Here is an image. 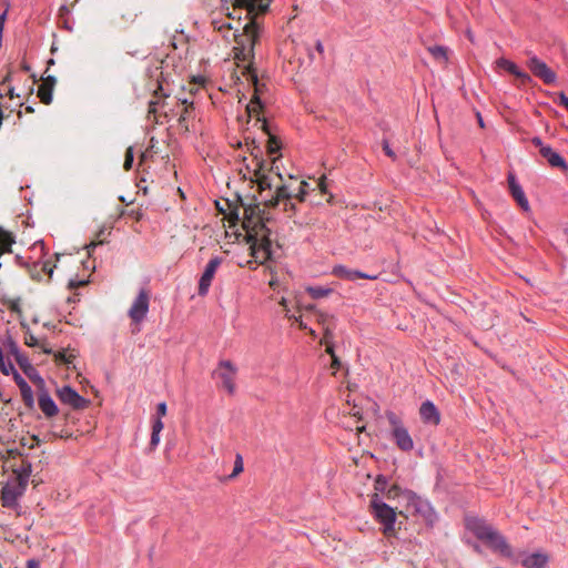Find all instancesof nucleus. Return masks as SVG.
<instances>
[{
  "label": "nucleus",
  "instance_id": "nucleus-1",
  "mask_svg": "<svg viewBox=\"0 0 568 568\" xmlns=\"http://www.w3.org/2000/svg\"><path fill=\"white\" fill-rule=\"evenodd\" d=\"M235 3L246 9L250 20L243 27V32L234 34L235 59L247 61L254 58V47L260 39L261 26L256 20L257 16H264L268 11L271 0H235Z\"/></svg>",
  "mask_w": 568,
  "mask_h": 568
},
{
  "label": "nucleus",
  "instance_id": "nucleus-2",
  "mask_svg": "<svg viewBox=\"0 0 568 568\" xmlns=\"http://www.w3.org/2000/svg\"><path fill=\"white\" fill-rule=\"evenodd\" d=\"M163 61H154L152 65H149L144 78V89L152 94V99L149 101L148 108V121L160 123V118L165 115L164 104L165 99L171 94V88L168 77L164 75L162 70Z\"/></svg>",
  "mask_w": 568,
  "mask_h": 568
},
{
  "label": "nucleus",
  "instance_id": "nucleus-3",
  "mask_svg": "<svg viewBox=\"0 0 568 568\" xmlns=\"http://www.w3.org/2000/svg\"><path fill=\"white\" fill-rule=\"evenodd\" d=\"M465 527L478 540L483 541L493 552L506 558H513L514 551L504 535L496 530L485 519L479 517H467Z\"/></svg>",
  "mask_w": 568,
  "mask_h": 568
},
{
  "label": "nucleus",
  "instance_id": "nucleus-4",
  "mask_svg": "<svg viewBox=\"0 0 568 568\" xmlns=\"http://www.w3.org/2000/svg\"><path fill=\"white\" fill-rule=\"evenodd\" d=\"M270 219L265 216H260L258 221L255 222L254 227H252L251 232L247 233V243L251 244V256L257 258V252H263V261L261 264H264L266 261L272 258V241H271V230L267 227L266 222Z\"/></svg>",
  "mask_w": 568,
  "mask_h": 568
},
{
  "label": "nucleus",
  "instance_id": "nucleus-5",
  "mask_svg": "<svg viewBox=\"0 0 568 568\" xmlns=\"http://www.w3.org/2000/svg\"><path fill=\"white\" fill-rule=\"evenodd\" d=\"M368 508L375 521L382 526L381 530L384 536L395 537L397 519L395 508L387 505L378 494L371 495Z\"/></svg>",
  "mask_w": 568,
  "mask_h": 568
},
{
  "label": "nucleus",
  "instance_id": "nucleus-6",
  "mask_svg": "<svg viewBox=\"0 0 568 568\" xmlns=\"http://www.w3.org/2000/svg\"><path fill=\"white\" fill-rule=\"evenodd\" d=\"M386 418L392 427L390 436L397 448L408 453L414 448V442L398 415L392 410L386 412Z\"/></svg>",
  "mask_w": 568,
  "mask_h": 568
},
{
  "label": "nucleus",
  "instance_id": "nucleus-7",
  "mask_svg": "<svg viewBox=\"0 0 568 568\" xmlns=\"http://www.w3.org/2000/svg\"><path fill=\"white\" fill-rule=\"evenodd\" d=\"M236 366L230 359H222L217 367L212 372V378L219 379V387L225 389L229 395H234L236 390L235 377Z\"/></svg>",
  "mask_w": 568,
  "mask_h": 568
},
{
  "label": "nucleus",
  "instance_id": "nucleus-8",
  "mask_svg": "<svg viewBox=\"0 0 568 568\" xmlns=\"http://www.w3.org/2000/svg\"><path fill=\"white\" fill-rule=\"evenodd\" d=\"M247 80L254 85V93L252 99L246 106V112L251 116L252 114H260L264 109V103L261 100L262 94L266 91V84L260 83L257 73L254 69L248 68L245 72Z\"/></svg>",
  "mask_w": 568,
  "mask_h": 568
},
{
  "label": "nucleus",
  "instance_id": "nucleus-9",
  "mask_svg": "<svg viewBox=\"0 0 568 568\" xmlns=\"http://www.w3.org/2000/svg\"><path fill=\"white\" fill-rule=\"evenodd\" d=\"M27 485L19 479L11 478L1 489L2 506L12 508L17 505L18 499L23 495Z\"/></svg>",
  "mask_w": 568,
  "mask_h": 568
},
{
  "label": "nucleus",
  "instance_id": "nucleus-10",
  "mask_svg": "<svg viewBox=\"0 0 568 568\" xmlns=\"http://www.w3.org/2000/svg\"><path fill=\"white\" fill-rule=\"evenodd\" d=\"M293 194L290 192L288 186L283 184L276 187L275 193L264 201V205L268 209H274L281 203L284 204V211L296 213V205L292 202Z\"/></svg>",
  "mask_w": 568,
  "mask_h": 568
},
{
  "label": "nucleus",
  "instance_id": "nucleus-11",
  "mask_svg": "<svg viewBox=\"0 0 568 568\" xmlns=\"http://www.w3.org/2000/svg\"><path fill=\"white\" fill-rule=\"evenodd\" d=\"M222 262H223L222 256H213L206 264V266L200 277V281H199L197 294L200 296L207 295V293L210 291V286L212 284V281L215 276V273H216L217 268L220 267V265L222 264Z\"/></svg>",
  "mask_w": 568,
  "mask_h": 568
},
{
  "label": "nucleus",
  "instance_id": "nucleus-12",
  "mask_svg": "<svg viewBox=\"0 0 568 568\" xmlns=\"http://www.w3.org/2000/svg\"><path fill=\"white\" fill-rule=\"evenodd\" d=\"M527 67L531 71V73L542 80L545 84H552L556 82L557 75L556 73L540 59L537 57H531L527 61Z\"/></svg>",
  "mask_w": 568,
  "mask_h": 568
},
{
  "label": "nucleus",
  "instance_id": "nucleus-13",
  "mask_svg": "<svg viewBox=\"0 0 568 568\" xmlns=\"http://www.w3.org/2000/svg\"><path fill=\"white\" fill-rule=\"evenodd\" d=\"M57 396L61 403L71 406L73 409H84L90 402L79 395L72 387L63 386L57 390Z\"/></svg>",
  "mask_w": 568,
  "mask_h": 568
},
{
  "label": "nucleus",
  "instance_id": "nucleus-14",
  "mask_svg": "<svg viewBox=\"0 0 568 568\" xmlns=\"http://www.w3.org/2000/svg\"><path fill=\"white\" fill-rule=\"evenodd\" d=\"M402 495L407 499L408 504L414 506L416 511H418V513L422 511V506H420L422 501H420L419 497L414 491H412L409 489H402L398 485H392L384 493L385 498L388 500L395 499Z\"/></svg>",
  "mask_w": 568,
  "mask_h": 568
},
{
  "label": "nucleus",
  "instance_id": "nucleus-15",
  "mask_svg": "<svg viewBox=\"0 0 568 568\" xmlns=\"http://www.w3.org/2000/svg\"><path fill=\"white\" fill-rule=\"evenodd\" d=\"M507 182L509 192L513 196V199L517 202V204L520 206V209L525 212L529 211V202L525 195V192L521 187V185L518 183L517 178L514 172H509L507 175Z\"/></svg>",
  "mask_w": 568,
  "mask_h": 568
},
{
  "label": "nucleus",
  "instance_id": "nucleus-16",
  "mask_svg": "<svg viewBox=\"0 0 568 568\" xmlns=\"http://www.w3.org/2000/svg\"><path fill=\"white\" fill-rule=\"evenodd\" d=\"M9 454L12 456L13 459L19 457V463L14 462L12 467V477L16 479H19V481L28 485L29 477L31 475V464L27 462L26 459L21 458V454L10 450Z\"/></svg>",
  "mask_w": 568,
  "mask_h": 568
},
{
  "label": "nucleus",
  "instance_id": "nucleus-17",
  "mask_svg": "<svg viewBox=\"0 0 568 568\" xmlns=\"http://www.w3.org/2000/svg\"><path fill=\"white\" fill-rule=\"evenodd\" d=\"M332 274L341 280L354 282L358 278L364 280H376L377 275H371L358 270H352L345 265H335L332 270Z\"/></svg>",
  "mask_w": 568,
  "mask_h": 568
},
{
  "label": "nucleus",
  "instance_id": "nucleus-18",
  "mask_svg": "<svg viewBox=\"0 0 568 568\" xmlns=\"http://www.w3.org/2000/svg\"><path fill=\"white\" fill-rule=\"evenodd\" d=\"M419 416L424 424L437 426L440 423V413L432 400H425L419 407Z\"/></svg>",
  "mask_w": 568,
  "mask_h": 568
},
{
  "label": "nucleus",
  "instance_id": "nucleus-19",
  "mask_svg": "<svg viewBox=\"0 0 568 568\" xmlns=\"http://www.w3.org/2000/svg\"><path fill=\"white\" fill-rule=\"evenodd\" d=\"M4 348L7 349V353L10 355V357H14L16 362L19 364L21 369L31 377L30 372H33L34 368L30 364L28 357L20 352L18 345L14 342L10 341L7 344H4Z\"/></svg>",
  "mask_w": 568,
  "mask_h": 568
},
{
  "label": "nucleus",
  "instance_id": "nucleus-20",
  "mask_svg": "<svg viewBox=\"0 0 568 568\" xmlns=\"http://www.w3.org/2000/svg\"><path fill=\"white\" fill-rule=\"evenodd\" d=\"M257 121L262 122L261 129L268 136L267 145H266L267 154L274 155V154L280 153V151L282 149V142H281L280 138L272 133L271 126L264 118L263 119L257 118Z\"/></svg>",
  "mask_w": 568,
  "mask_h": 568
},
{
  "label": "nucleus",
  "instance_id": "nucleus-21",
  "mask_svg": "<svg viewBox=\"0 0 568 568\" xmlns=\"http://www.w3.org/2000/svg\"><path fill=\"white\" fill-rule=\"evenodd\" d=\"M264 215L265 211L261 210L258 204L248 205L244 207L242 226L246 231V233H250L252 227H254L255 222L258 221V217Z\"/></svg>",
  "mask_w": 568,
  "mask_h": 568
},
{
  "label": "nucleus",
  "instance_id": "nucleus-22",
  "mask_svg": "<svg viewBox=\"0 0 568 568\" xmlns=\"http://www.w3.org/2000/svg\"><path fill=\"white\" fill-rule=\"evenodd\" d=\"M129 316L131 318L132 334L139 333L140 322L142 320V290L138 293L134 303L129 311Z\"/></svg>",
  "mask_w": 568,
  "mask_h": 568
},
{
  "label": "nucleus",
  "instance_id": "nucleus-23",
  "mask_svg": "<svg viewBox=\"0 0 568 568\" xmlns=\"http://www.w3.org/2000/svg\"><path fill=\"white\" fill-rule=\"evenodd\" d=\"M540 155L547 160L550 166L558 168L562 172H568V162L550 146L542 148L540 150Z\"/></svg>",
  "mask_w": 568,
  "mask_h": 568
},
{
  "label": "nucleus",
  "instance_id": "nucleus-24",
  "mask_svg": "<svg viewBox=\"0 0 568 568\" xmlns=\"http://www.w3.org/2000/svg\"><path fill=\"white\" fill-rule=\"evenodd\" d=\"M549 556L540 551L532 552L521 560L525 568H547Z\"/></svg>",
  "mask_w": 568,
  "mask_h": 568
},
{
  "label": "nucleus",
  "instance_id": "nucleus-25",
  "mask_svg": "<svg viewBox=\"0 0 568 568\" xmlns=\"http://www.w3.org/2000/svg\"><path fill=\"white\" fill-rule=\"evenodd\" d=\"M38 404L41 412L45 415V417L51 418L55 416L59 412L58 406L54 400L47 392H41L38 397Z\"/></svg>",
  "mask_w": 568,
  "mask_h": 568
},
{
  "label": "nucleus",
  "instance_id": "nucleus-26",
  "mask_svg": "<svg viewBox=\"0 0 568 568\" xmlns=\"http://www.w3.org/2000/svg\"><path fill=\"white\" fill-rule=\"evenodd\" d=\"M245 144L255 162V166H257V172L262 171L265 168V160L261 146L256 143L255 139H251L250 136L245 138Z\"/></svg>",
  "mask_w": 568,
  "mask_h": 568
},
{
  "label": "nucleus",
  "instance_id": "nucleus-27",
  "mask_svg": "<svg viewBox=\"0 0 568 568\" xmlns=\"http://www.w3.org/2000/svg\"><path fill=\"white\" fill-rule=\"evenodd\" d=\"M55 84V78L52 75L43 79V82L39 85L38 97L44 104H50L52 101V90Z\"/></svg>",
  "mask_w": 568,
  "mask_h": 568
},
{
  "label": "nucleus",
  "instance_id": "nucleus-28",
  "mask_svg": "<svg viewBox=\"0 0 568 568\" xmlns=\"http://www.w3.org/2000/svg\"><path fill=\"white\" fill-rule=\"evenodd\" d=\"M181 101V103L184 105L181 114H180V118H179V124L181 126H184L185 130H189V121L193 120L194 116H195V113H194V110H195V106H194V102L193 101H189L187 99H179Z\"/></svg>",
  "mask_w": 568,
  "mask_h": 568
},
{
  "label": "nucleus",
  "instance_id": "nucleus-29",
  "mask_svg": "<svg viewBox=\"0 0 568 568\" xmlns=\"http://www.w3.org/2000/svg\"><path fill=\"white\" fill-rule=\"evenodd\" d=\"M164 425L162 423V418L151 416V438H150V449H154L160 443V433L162 432Z\"/></svg>",
  "mask_w": 568,
  "mask_h": 568
},
{
  "label": "nucleus",
  "instance_id": "nucleus-30",
  "mask_svg": "<svg viewBox=\"0 0 568 568\" xmlns=\"http://www.w3.org/2000/svg\"><path fill=\"white\" fill-rule=\"evenodd\" d=\"M254 175L256 176V183L260 193L272 190V181L271 178L265 173V168L257 172V166H255Z\"/></svg>",
  "mask_w": 568,
  "mask_h": 568
},
{
  "label": "nucleus",
  "instance_id": "nucleus-31",
  "mask_svg": "<svg viewBox=\"0 0 568 568\" xmlns=\"http://www.w3.org/2000/svg\"><path fill=\"white\" fill-rule=\"evenodd\" d=\"M0 371L4 375H9L14 372V366L11 362L10 355L7 353L4 348V344L0 345Z\"/></svg>",
  "mask_w": 568,
  "mask_h": 568
},
{
  "label": "nucleus",
  "instance_id": "nucleus-32",
  "mask_svg": "<svg viewBox=\"0 0 568 568\" xmlns=\"http://www.w3.org/2000/svg\"><path fill=\"white\" fill-rule=\"evenodd\" d=\"M69 437H71V434H69L67 432L51 430L48 433V435L45 436L43 442H50L55 438H69ZM32 440H33V443L30 445V448H33L34 446H39L42 443V440L36 435L32 436Z\"/></svg>",
  "mask_w": 568,
  "mask_h": 568
},
{
  "label": "nucleus",
  "instance_id": "nucleus-33",
  "mask_svg": "<svg viewBox=\"0 0 568 568\" xmlns=\"http://www.w3.org/2000/svg\"><path fill=\"white\" fill-rule=\"evenodd\" d=\"M306 292L307 294L314 298V300H318V298H323V297H326L328 296L331 293H333V288H329V287H323V286H307L306 287Z\"/></svg>",
  "mask_w": 568,
  "mask_h": 568
},
{
  "label": "nucleus",
  "instance_id": "nucleus-34",
  "mask_svg": "<svg viewBox=\"0 0 568 568\" xmlns=\"http://www.w3.org/2000/svg\"><path fill=\"white\" fill-rule=\"evenodd\" d=\"M428 52L433 55L436 60H448V49L444 45H433L428 48Z\"/></svg>",
  "mask_w": 568,
  "mask_h": 568
},
{
  "label": "nucleus",
  "instance_id": "nucleus-35",
  "mask_svg": "<svg viewBox=\"0 0 568 568\" xmlns=\"http://www.w3.org/2000/svg\"><path fill=\"white\" fill-rule=\"evenodd\" d=\"M496 64L498 68L507 71L508 73H510L511 75L515 74V72L519 69V67L514 63L513 61L506 59V58H500L496 61Z\"/></svg>",
  "mask_w": 568,
  "mask_h": 568
},
{
  "label": "nucleus",
  "instance_id": "nucleus-36",
  "mask_svg": "<svg viewBox=\"0 0 568 568\" xmlns=\"http://www.w3.org/2000/svg\"><path fill=\"white\" fill-rule=\"evenodd\" d=\"M20 393L24 405L28 407H32L34 403L33 392L28 383H23L22 390Z\"/></svg>",
  "mask_w": 568,
  "mask_h": 568
},
{
  "label": "nucleus",
  "instance_id": "nucleus-37",
  "mask_svg": "<svg viewBox=\"0 0 568 568\" xmlns=\"http://www.w3.org/2000/svg\"><path fill=\"white\" fill-rule=\"evenodd\" d=\"M388 488V479L386 476L384 475H378L376 478H375V481H374V489H375V493L374 494H383L387 490Z\"/></svg>",
  "mask_w": 568,
  "mask_h": 568
},
{
  "label": "nucleus",
  "instance_id": "nucleus-38",
  "mask_svg": "<svg viewBox=\"0 0 568 568\" xmlns=\"http://www.w3.org/2000/svg\"><path fill=\"white\" fill-rule=\"evenodd\" d=\"M24 343L26 345L30 346V347H41L43 353H51V349L50 348H47L45 344L40 342L34 335L32 334H29L24 337Z\"/></svg>",
  "mask_w": 568,
  "mask_h": 568
},
{
  "label": "nucleus",
  "instance_id": "nucleus-39",
  "mask_svg": "<svg viewBox=\"0 0 568 568\" xmlns=\"http://www.w3.org/2000/svg\"><path fill=\"white\" fill-rule=\"evenodd\" d=\"M514 77L516 78L518 85L526 87L532 82V78L521 69H518Z\"/></svg>",
  "mask_w": 568,
  "mask_h": 568
},
{
  "label": "nucleus",
  "instance_id": "nucleus-40",
  "mask_svg": "<svg viewBox=\"0 0 568 568\" xmlns=\"http://www.w3.org/2000/svg\"><path fill=\"white\" fill-rule=\"evenodd\" d=\"M336 327V324L335 323H329L327 325H325L324 327V334H323V338L321 341V343H329V342H333L334 339V329Z\"/></svg>",
  "mask_w": 568,
  "mask_h": 568
},
{
  "label": "nucleus",
  "instance_id": "nucleus-41",
  "mask_svg": "<svg viewBox=\"0 0 568 568\" xmlns=\"http://www.w3.org/2000/svg\"><path fill=\"white\" fill-rule=\"evenodd\" d=\"M310 184L306 181H302L298 186L297 194L293 195L298 202H304L307 195V189Z\"/></svg>",
  "mask_w": 568,
  "mask_h": 568
},
{
  "label": "nucleus",
  "instance_id": "nucleus-42",
  "mask_svg": "<svg viewBox=\"0 0 568 568\" xmlns=\"http://www.w3.org/2000/svg\"><path fill=\"white\" fill-rule=\"evenodd\" d=\"M121 216L126 220H132L133 223H139L141 214L139 211L131 209L122 211Z\"/></svg>",
  "mask_w": 568,
  "mask_h": 568
},
{
  "label": "nucleus",
  "instance_id": "nucleus-43",
  "mask_svg": "<svg viewBox=\"0 0 568 568\" xmlns=\"http://www.w3.org/2000/svg\"><path fill=\"white\" fill-rule=\"evenodd\" d=\"M335 317L333 315H328L326 313H323V312H318L317 313V322L320 324H322L324 327L325 325L329 324V323H335Z\"/></svg>",
  "mask_w": 568,
  "mask_h": 568
},
{
  "label": "nucleus",
  "instance_id": "nucleus-44",
  "mask_svg": "<svg viewBox=\"0 0 568 568\" xmlns=\"http://www.w3.org/2000/svg\"><path fill=\"white\" fill-rule=\"evenodd\" d=\"M122 20L125 22V23H132L135 21V19L138 18V12L136 11H133L131 9H128L125 11H123L122 13Z\"/></svg>",
  "mask_w": 568,
  "mask_h": 568
},
{
  "label": "nucleus",
  "instance_id": "nucleus-45",
  "mask_svg": "<svg viewBox=\"0 0 568 568\" xmlns=\"http://www.w3.org/2000/svg\"><path fill=\"white\" fill-rule=\"evenodd\" d=\"M54 357H55L57 362L70 364L72 362V359L74 358V355H72V354L67 355V353L63 351V352H58L57 354H54Z\"/></svg>",
  "mask_w": 568,
  "mask_h": 568
},
{
  "label": "nucleus",
  "instance_id": "nucleus-46",
  "mask_svg": "<svg viewBox=\"0 0 568 568\" xmlns=\"http://www.w3.org/2000/svg\"><path fill=\"white\" fill-rule=\"evenodd\" d=\"M133 164V151L132 148H128L125 152V159L123 163V168L125 171H129Z\"/></svg>",
  "mask_w": 568,
  "mask_h": 568
},
{
  "label": "nucleus",
  "instance_id": "nucleus-47",
  "mask_svg": "<svg viewBox=\"0 0 568 568\" xmlns=\"http://www.w3.org/2000/svg\"><path fill=\"white\" fill-rule=\"evenodd\" d=\"M382 148H383V151L384 153L390 158L392 160H396V154L395 152L392 150L390 145H389V142L388 140L384 139L382 141Z\"/></svg>",
  "mask_w": 568,
  "mask_h": 568
},
{
  "label": "nucleus",
  "instance_id": "nucleus-48",
  "mask_svg": "<svg viewBox=\"0 0 568 568\" xmlns=\"http://www.w3.org/2000/svg\"><path fill=\"white\" fill-rule=\"evenodd\" d=\"M166 412H168L166 403L165 402H161V403L158 404L156 412L152 416L153 417L162 418V417H164L166 415Z\"/></svg>",
  "mask_w": 568,
  "mask_h": 568
},
{
  "label": "nucleus",
  "instance_id": "nucleus-49",
  "mask_svg": "<svg viewBox=\"0 0 568 568\" xmlns=\"http://www.w3.org/2000/svg\"><path fill=\"white\" fill-rule=\"evenodd\" d=\"M281 156H282V154H278L277 156L272 159V165H271L270 171L274 172L280 178V180L283 181V175L277 165V161L280 160Z\"/></svg>",
  "mask_w": 568,
  "mask_h": 568
},
{
  "label": "nucleus",
  "instance_id": "nucleus-50",
  "mask_svg": "<svg viewBox=\"0 0 568 568\" xmlns=\"http://www.w3.org/2000/svg\"><path fill=\"white\" fill-rule=\"evenodd\" d=\"M241 471H243L242 456L241 455H236V459H235V463H234V469H233L232 477L239 475Z\"/></svg>",
  "mask_w": 568,
  "mask_h": 568
},
{
  "label": "nucleus",
  "instance_id": "nucleus-51",
  "mask_svg": "<svg viewBox=\"0 0 568 568\" xmlns=\"http://www.w3.org/2000/svg\"><path fill=\"white\" fill-rule=\"evenodd\" d=\"M555 102L568 111V95H566L564 92H559L557 94V100H555Z\"/></svg>",
  "mask_w": 568,
  "mask_h": 568
},
{
  "label": "nucleus",
  "instance_id": "nucleus-52",
  "mask_svg": "<svg viewBox=\"0 0 568 568\" xmlns=\"http://www.w3.org/2000/svg\"><path fill=\"white\" fill-rule=\"evenodd\" d=\"M323 344L326 346L325 352H326L331 357L336 356V354H335V346H334V342L323 343Z\"/></svg>",
  "mask_w": 568,
  "mask_h": 568
},
{
  "label": "nucleus",
  "instance_id": "nucleus-53",
  "mask_svg": "<svg viewBox=\"0 0 568 568\" xmlns=\"http://www.w3.org/2000/svg\"><path fill=\"white\" fill-rule=\"evenodd\" d=\"M531 143L536 146V148H539V151L542 149V148H548L549 145H545L541 141V139L539 136H534L531 139Z\"/></svg>",
  "mask_w": 568,
  "mask_h": 568
},
{
  "label": "nucleus",
  "instance_id": "nucleus-54",
  "mask_svg": "<svg viewBox=\"0 0 568 568\" xmlns=\"http://www.w3.org/2000/svg\"><path fill=\"white\" fill-rule=\"evenodd\" d=\"M341 365H342V363L337 355L332 357V364H331L332 368L339 369Z\"/></svg>",
  "mask_w": 568,
  "mask_h": 568
},
{
  "label": "nucleus",
  "instance_id": "nucleus-55",
  "mask_svg": "<svg viewBox=\"0 0 568 568\" xmlns=\"http://www.w3.org/2000/svg\"><path fill=\"white\" fill-rule=\"evenodd\" d=\"M13 374H14V378H16L17 384H18V386L20 388V392H21L23 383H27V382L16 371L13 372Z\"/></svg>",
  "mask_w": 568,
  "mask_h": 568
},
{
  "label": "nucleus",
  "instance_id": "nucleus-56",
  "mask_svg": "<svg viewBox=\"0 0 568 568\" xmlns=\"http://www.w3.org/2000/svg\"><path fill=\"white\" fill-rule=\"evenodd\" d=\"M27 568H40V564L36 559H29L27 561Z\"/></svg>",
  "mask_w": 568,
  "mask_h": 568
},
{
  "label": "nucleus",
  "instance_id": "nucleus-57",
  "mask_svg": "<svg viewBox=\"0 0 568 568\" xmlns=\"http://www.w3.org/2000/svg\"><path fill=\"white\" fill-rule=\"evenodd\" d=\"M102 244V241H99V242H91L88 246H87V250H88V254L91 255V252L93 248H95L98 245H101Z\"/></svg>",
  "mask_w": 568,
  "mask_h": 568
},
{
  "label": "nucleus",
  "instance_id": "nucleus-58",
  "mask_svg": "<svg viewBox=\"0 0 568 568\" xmlns=\"http://www.w3.org/2000/svg\"><path fill=\"white\" fill-rule=\"evenodd\" d=\"M87 282L84 281H80V282H75V281H70L69 282V287L70 288H75V287H79V286H82V285H85Z\"/></svg>",
  "mask_w": 568,
  "mask_h": 568
},
{
  "label": "nucleus",
  "instance_id": "nucleus-59",
  "mask_svg": "<svg viewBox=\"0 0 568 568\" xmlns=\"http://www.w3.org/2000/svg\"><path fill=\"white\" fill-rule=\"evenodd\" d=\"M315 49L320 54L324 53V45L321 40H317L315 43Z\"/></svg>",
  "mask_w": 568,
  "mask_h": 568
},
{
  "label": "nucleus",
  "instance_id": "nucleus-60",
  "mask_svg": "<svg viewBox=\"0 0 568 568\" xmlns=\"http://www.w3.org/2000/svg\"><path fill=\"white\" fill-rule=\"evenodd\" d=\"M43 271H44V272H47L50 276L52 275L53 270H52V267L50 266V263H49V262H45V263L43 264Z\"/></svg>",
  "mask_w": 568,
  "mask_h": 568
},
{
  "label": "nucleus",
  "instance_id": "nucleus-61",
  "mask_svg": "<svg viewBox=\"0 0 568 568\" xmlns=\"http://www.w3.org/2000/svg\"><path fill=\"white\" fill-rule=\"evenodd\" d=\"M9 308L12 311V312H19V304L18 302H11Z\"/></svg>",
  "mask_w": 568,
  "mask_h": 568
},
{
  "label": "nucleus",
  "instance_id": "nucleus-62",
  "mask_svg": "<svg viewBox=\"0 0 568 568\" xmlns=\"http://www.w3.org/2000/svg\"><path fill=\"white\" fill-rule=\"evenodd\" d=\"M148 311H149V301H148V295L144 292V316L146 315Z\"/></svg>",
  "mask_w": 568,
  "mask_h": 568
},
{
  "label": "nucleus",
  "instance_id": "nucleus-63",
  "mask_svg": "<svg viewBox=\"0 0 568 568\" xmlns=\"http://www.w3.org/2000/svg\"><path fill=\"white\" fill-rule=\"evenodd\" d=\"M190 93L191 94H195V92L199 90V88L196 87V82L195 83H190Z\"/></svg>",
  "mask_w": 568,
  "mask_h": 568
},
{
  "label": "nucleus",
  "instance_id": "nucleus-64",
  "mask_svg": "<svg viewBox=\"0 0 568 568\" xmlns=\"http://www.w3.org/2000/svg\"><path fill=\"white\" fill-rule=\"evenodd\" d=\"M474 550H475L477 554H481V552H483V551H481V548H480V546H479L478 544H475V545H474Z\"/></svg>",
  "mask_w": 568,
  "mask_h": 568
}]
</instances>
